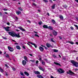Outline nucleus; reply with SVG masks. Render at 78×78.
I'll return each mask as SVG.
<instances>
[{"label": "nucleus", "mask_w": 78, "mask_h": 78, "mask_svg": "<svg viewBox=\"0 0 78 78\" xmlns=\"http://www.w3.org/2000/svg\"><path fill=\"white\" fill-rule=\"evenodd\" d=\"M33 5H34V6H36V4L34 2L33 3Z\"/></svg>", "instance_id": "obj_42"}, {"label": "nucleus", "mask_w": 78, "mask_h": 78, "mask_svg": "<svg viewBox=\"0 0 78 78\" xmlns=\"http://www.w3.org/2000/svg\"><path fill=\"white\" fill-rule=\"evenodd\" d=\"M71 62L72 64L75 66L76 67H78V63L75 61L74 60H72L71 61Z\"/></svg>", "instance_id": "obj_2"}, {"label": "nucleus", "mask_w": 78, "mask_h": 78, "mask_svg": "<svg viewBox=\"0 0 78 78\" xmlns=\"http://www.w3.org/2000/svg\"><path fill=\"white\" fill-rule=\"evenodd\" d=\"M3 39H6L7 38H6V37H3Z\"/></svg>", "instance_id": "obj_60"}, {"label": "nucleus", "mask_w": 78, "mask_h": 78, "mask_svg": "<svg viewBox=\"0 0 78 78\" xmlns=\"http://www.w3.org/2000/svg\"><path fill=\"white\" fill-rule=\"evenodd\" d=\"M7 25H10V23H7Z\"/></svg>", "instance_id": "obj_51"}, {"label": "nucleus", "mask_w": 78, "mask_h": 78, "mask_svg": "<svg viewBox=\"0 0 78 78\" xmlns=\"http://www.w3.org/2000/svg\"><path fill=\"white\" fill-rule=\"evenodd\" d=\"M52 56H53V58H57V57L56 56V55H55V54H53V55Z\"/></svg>", "instance_id": "obj_36"}, {"label": "nucleus", "mask_w": 78, "mask_h": 78, "mask_svg": "<svg viewBox=\"0 0 78 78\" xmlns=\"http://www.w3.org/2000/svg\"><path fill=\"white\" fill-rule=\"evenodd\" d=\"M51 78H54L52 76H51Z\"/></svg>", "instance_id": "obj_63"}, {"label": "nucleus", "mask_w": 78, "mask_h": 78, "mask_svg": "<svg viewBox=\"0 0 78 78\" xmlns=\"http://www.w3.org/2000/svg\"><path fill=\"white\" fill-rule=\"evenodd\" d=\"M13 23H14V22H10V24H11L12 26H13Z\"/></svg>", "instance_id": "obj_38"}, {"label": "nucleus", "mask_w": 78, "mask_h": 78, "mask_svg": "<svg viewBox=\"0 0 78 78\" xmlns=\"http://www.w3.org/2000/svg\"><path fill=\"white\" fill-rule=\"evenodd\" d=\"M43 28H46V29L48 28V26H47V25H44L43 26Z\"/></svg>", "instance_id": "obj_18"}, {"label": "nucleus", "mask_w": 78, "mask_h": 78, "mask_svg": "<svg viewBox=\"0 0 78 78\" xmlns=\"http://www.w3.org/2000/svg\"><path fill=\"white\" fill-rule=\"evenodd\" d=\"M22 63L23 65H26V64H27V62H26V61H25L23 60L22 62Z\"/></svg>", "instance_id": "obj_15"}, {"label": "nucleus", "mask_w": 78, "mask_h": 78, "mask_svg": "<svg viewBox=\"0 0 78 78\" xmlns=\"http://www.w3.org/2000/svg\"><path fill=\"white\" fill-rule=\"evenodd\" d=\"M42 21H40V22L38 23L39 25H41L42 24Z\"/></svg>", "instance_id": "obj_40"}, {"label": "nucleus", "mask_w": 78, "mask_h": 78, "mask_svg": "<svg viewBox=\"0 0 78 78\" xmlns=\"http://www.w3.org/2000/svg\"><path fill=\"white\" fill-rule=\"evenodd\" d=\"M62 59H63V60H66V58H65V57L63 58Z\"/></svg>", "instance_id": "obj_50"}, {"label": "nucleus", "mask_w": 78, "mask_h": 78, "mask_svg": "<svg viewBox=\"0 0 78 78\" xmlns=\"http://www.w3.org/2000/svg\"><path fill=\"white\" fill-rule=\"evenodd\" d=\"M15 19L17 21V20H18V19L19 18H18V17H17V16H15Z\"/></svg>", "instance_id": "obj_30"}, {"label": "nucleus", "mask_w": 78, "mask_h": 78, "mask_svg": "<svg viewBox=\"0 0 78 78\" xmlns=\"http://www.w3.org/2000/svg\"><path fill=\"white\" fill-rule=\"evenodd\" d=\"M27 22H29V23H31V21H30V20H27Z\"/></svg>", "instance_id": "obj_45"}, {"label": "nucleus", "mask_w": 78, "mask_h": 78, "mask_svg": "<svg viewBox=\"0 0 78 78\" xmlns=\"http://www.w3.org/2000/svg\"><path fill=\"white\" fill-rule=\"evenodd\" d=\"M52 22L54 24H55V23H56V22L54 20H52Z\"/></svg>", "instance_id": "obj_25"}, {"label": "nucleus", "mask_w": 78, "mask_h": 78, "mask_svg": "<svg viewBox=\"0 0 78 78\" xmlns=\"http://www.w3.org/2000/svg\"><path fill=\"white\" fill-rule=\"evenodd\" d=\"M10 34L11 36H12V37H20V33H18L17 34L16 33H14L13 32H10Z\"/></svg>", "instance_id": "obj_1"}, {"label": "nucleus", "mask_w": 78, "mask_h": 78, "mask_svg": "<svg viewBox=\"0 0 78 78\" xmlns=\"http://www.w3.org/2000/svg\"><path fill=\"white\" fill-rule=\"evenodd\" d=\"M14 51V49L12 48L11 47H10V51Z\"/></svg>", "instance_id": "obj_28"}, {"label": "nucleus", "mask_w": 78, "mask_h": 78, "mask_svg": "<svg viewBox=\"0 0 78 78\" xmlns=\"http://www.w3.org/2000/svg\"><path fill=\"white\" fill-rule=\"evenodd\" d=\"M24 73V74H25V75H26L27 76H29V73H28L27 72H25Z\"/></svg>", "instance_id": "obj_24"}, {"label": "nucleus", "mask_w": 78, "mask_h": 78, "mask_svg": "<svg viewBox=\"0 0 78 78\" xmlns=\"http://www.w3.org/2000/svg\"><path fill=\"white\" fill-rule=\"evenodd\" d=\"M54 64H56V65H57V66H61V64L58 62H54Z\"/></svg>", "instance_id": "obj_19"}, {"label": "nucleus", "mask_w": 78, "mask_h": 78, "mask_svg": "<svg viewBox=\"0 0 78 78\" xmlns=\"http://www.w3.org/2000/svg\"><path fill=\"white\" fill-rule=\"evenodd\" d=\"M75 1L78 3V0H75Z\"/></svg>", "instance_id": "obj_64"}, {"label": "nucleus", "mask_w": 78, "mask_h": 78, "mask_svg": "<svg viewBox=\"0 0 78 78\" xmlns=\"http://www.w3.org/2000/svg\"><path fill=\"white\" fill-rule=\"evenodd\" d=\"M34 36L36 37H39V35L37 34H35Z\"/></svg>", "instance_id": "obj_37"}, {"label": "nucleus", "mask_w": 78, "mask_h": 78, "mask_svg": "<svg viewBox=\"0 0 78 78\" xmlns=\"http://www.w3.org/2000/svg\"><path fill=\"white\" fill-rule=\"evenodd\" d=\"M16 47L18 50H20L21 48L19 46H16Z\"/></svg>", "instance_id": "obj_21"}, {"label": "nucleus", "mask_w": 78, "mask_h": 78, "mask_svg": "<svg viewBox=\"0 0 78 78\" xmlns=\"http://www.w3.org/2000/svg\"><path fill=\"white\" fill-rule=\"evenodd\" d=\"M19 9L21 11H23V9H22V8L21 7L19 8Z\"/></svg>", "instance_id": "obj_35"}, {"label": "nucleus", "mask_w": 78, "mask_h": 78, "mask_svg": "<svg viewBox=\"0 0 78 78\" xmlns=\"http://www.w3.org/2000/svg\"><path fill=\"white\" fill-rule=\"evenodd\" d=\"M5 74L6 75V76H8V73H5Z\"/></svg>", "instance_id": "obj_54"}, {"label": "nucleus", "mask_w": 78, "mask_h": 78, "mask_svg": "<svg viewBox=\"0 0 78 78\" xmlns=\"http://www.w3.org/2000/svg\"><path fill=\"white\" fill-rule=\"evenodd\" d=\"M16 12L17 14V15H19L20 14H21V12L19 11H17Z\"/></svg>", "instance_id": "obj_16"}, {"label": "nucleus", "mask_w": 78, "mask_h": 78, "mask_svg": "<svg viewBox=\"0 0 78 78\" xmlns=\"http://www.w3.org/2000/svg\"><path fill=\"white\" fill-rule=\"evenodd\" d=\"M19 28L20 30H21L22 31H26L23 28L21 27H19Z\"/></svg>", "instance_id": "obj_10"}, {"label": "nucleus", "mask_w": 78, "mask_h": 78, "mask_svg": "<svg viewBox=\"0 0 78 78\" xmlns=\"http://www.w3.org/2000/svg\"><path fill=\"white\" fill-rule=\"evenodd\" d=\"M73 52H77V51H76L75 50H74L73 51Z\"/></svg>", "instance_id": "obj_59"}, {"label": "nucleus", "mask_w": 78, "mask_h": 78, "mask_svg": "<svg viewBox=\"0 0 78 78\" xmlns=\"http://www.w3.org/2000/svg\"><path fill=\"white\" fill-rule=\"evenodd\" d=\"M43 0L45 3H47V2H48V0Z\"/></svg>", "instance_id": "obj_32"}, {"label": "nucleus", "mask_w": 78, "mask_h": 78, "mask_svg": "<svg viewBox=\"0 0 78 78\" xmlns=\"http://www.w3.org/2000/svg\"><path fill=\"white\" fill-rule=\"evenodd\" d=\"M54 52H55L56 53V52H58V50H56V49H54L53 50Z\"/></svg>", "instance_id": "obj_29"}, {"label": "nucleus", "mask_w": 78, "mask_h": 78, "mask_svg": "<svg viewBox=\"0 0 78 78\" xmlns=\"http://www.w3.org/2000/svg\"><path fill=\"white\" fill-rule=\"evenodd\" d=\"M39 49L41 51V52H42V51H44V48L41 46L39 48Z\"/></svg>", "instance_id": "obj_8"}, {"label": "nucleus", "mask_w": 78, "mask_h": 78, "mask_svg": "<svg viewBox=\"0 0 78 78\" xmlns=\"http://www.w3.org/2000/svg\"><path fill=\"white\" fill-rule=\"evenodd\" d=\"M24 60L26 61H28V60H27V57L26 56H24Z\"/></svg>", "instance_id": "obj_22"}, {"label": "nucleus", "mask_w": 78, "mask_h": 78, "mask_svg": "<svg viewBox=\"0 0 78 78\" xmlns=\"http://www.w3.org/2000/svg\"><path fill=\"white\" fill-rule=\"evenodd\" d=\"M5 57H6V58H9V55L8 54H6L5 55Z\"/></svg>", "instance_id": "obj_33"}, {"label": "nucleus", "mask_w": 78, "mask_h": 78, "mask_svg": "<svg viewBox=\"0 0 78 78\" xmlns=\"http://www.w3.org/2000/svg\"><path fill=\"white\" fill-rule=\"evenodd\" d=\"M44 61H45L47 63L48 62V60L47 59H44Z\"/></svg>", "instance_id": "obj_41"}, {"label": "nucleus", "mask_w": 78, "mask_h": 78, "mask_svg": "<svg viewBox=\"0 0 78 78\" xmlns=\"http://www.w3.org/2000/svg\"><path fill=\"white\" fill-rule=\"evenodd\" d=\"M4 28L6 31H9V28H10V27H4Z\"/></svg>", "instance_id": "obj_5"}, {"label": "nucleus", "mask_w": 78, "mask_h": 78, "mask_svg": "<svg viewBox=\"0 0 78 78\" xmlns=\"http://www.w3.org/2000/svg\"><path fill=\"white\" fill-rule=\"evenodd\" d=\"M0 72H1V73H3V72H4V71H3V70L2 69V68H1L0 67Z\"/></svg>", "instance_id": "obj_23"}, {"label": "nucleus", "mask_w": 78, "mask_h": 78, "mask_svg": "<svg viewBox=\"0 0 78 78\" xmlns=\"http://www.w3.org/2000/svg\"><path fill=\"white\" fill-rule=\"evenodd\" d=\"M74 26H75V27H76V28H77L76 29V30H78V26L77 25L74 24Z\"/></svg>", "instance_id": "obj_31"}, {"label": "nucleus", "mask_w": 78, "mask_h": 78, "mask_svg": "<svg viewBox=\"0 0 78 78\" xmlns=\"http://www.w3.org/2000/svg\"><path fill=\"white\" fill-rule=\"evenodd\" d=\"M38 68H39V69H40V70H41L43 71V72H44V69H43V68L41 67V66H39L38 67Z\"/></svg>", "instance_id": "obj_17"}, {"label": "nucleus", "mask_w": 78, "mask_h": 78, "mask_svg": "<svg viewBox=\"0 0 78 78\" xmlns=\"http://www.w3.org/2000/svg\"><path fill=\"white\" fill-rule=\"evenodd\" d=\"M37 78H44L41 75H37Z\"/></svg>", "instance_id": "obj_13"}, {"label": "nucleus", "mask_w": 78, "mask_h": 78, "mask_svg": "<svg viewBox=\"0 0 78 78\" xmlns=\"http://www.w3.org/2000/svg\"><path fill=\"white\" fill-rule=\"evenodd\" d=\"M62 6L65 9H67V6L66 5H63Z\"/></svg>", "instance_id": "obj_20"}, {"label": "nucleus", "mask_w": 78, "mask_h": 78, "mask_svg": "<svg viewBox=\"0 0 78 78\" xmlns=\"http://www.w3.org/2000/svg\"><path fill=\"white\" fill-rule=\"evenodd\" d=\"M46 45L47 47H48V48H50V47H51V44H50L48 43H47L46 44Z\"/></svg>", "instance_id": "obj_11"}, {"label": "nucleus", "mask_w": 78, "mask_h": 78, "mask_svg": "<svg viewBox=\"0 0 78 78\" xmlns=\"http://www.w3.org/2000/svg\"><path fill=\"white\" fill-rule=\"evenodd\" d=\"M47 14L48 16H50V14L48 13Z\"/></svg>", "instance_id": "obj_61"}, {"label": "nucleus", "mask_w": 78, "mask_h": 78, "mask_svg": "<svg viewBox=\"0 0 78 78\" xmlns=\"http://www.w3.org/2000/svg\"><path fill=\"white\" fill-rule=\"evenodd\" d=\"M8 49H9V50L10 51V46H8Z\"/></svg>", "instance_id": "obj_47"}, {"label": "nucleus", "mask_w": 78, "mask_h": 78, "mask_svg": "<svg viewBox=\"0 0 78 78\" xmlns=\"http://www.w3.org/2000/svg\"><path fill=\"white\" fill-rule=\"evenodd\" d=\"M3 10L4 11H8V9H3Z\"/></svg>", "instance_id": "obj_43"}, {"label": "nucleus", "mask_w": 78, "mask_h": 78, "mask_svg": "<svg viewBox=\"0 0 78 78\" xmlns=\"http://www.w3.org/2000/svg\"><path fill=\"white\" fill-rule=\"evenodd\" d=\"M49 35L50 36H51L52 37H53V35H52V34H50Z\"/></svg>", "instance_id": "obj_55"}, {"label": "nucleus", "mask_w": 78, "mask_h": 78, "mask_svg": "<svg viewBox=\"0 0 78 78\" xmlns=\"http://www.w3.org/2000/svg\"><path fill=\"white\" fill-rule=\"evenodd\" d=\"M52 34H53V35L55 36H56L57 34H58V33H57V32L55 30H54L52 31Z\"/></svg>", "instance_id": "obj_4"}, {"label": "nucleus", "mask_w": 78, "mask_h": 78, "mask_svg": "<svg viewBox=\"0 0 78 78\" xmlns=\"http://www.w3.org/2000/svg\"><path fill=\"white\" fill-rule=\"evenodd\" d=\"M12 68L13 70V71H15V70H16V69H15L14 68V67H12Z\"/></svg>", "instance_id": "obj_39"}, {"label": "nucleus", "mask_w": 78, "mask_h": 78, "mask_svg": "<svg viewBox=\"0 0 78 78\" xmlns=\"http://www.w3.org/2000/svg\"><path fill=\"white\" fill-rule=\"evenodd\" d=\"M39 62V61L38 60H37L36 61V64H38V63Z\"/></svg>", "instance_id": "obj_46"}, {"label": "nucleus", "mask_w": 78, "mask_h": 78, "mask_svg": "<svg viewBox=\"0 0 78 78\" xmlns=\"http://www.w3.org/2000/svg\"><path fill=\"white\" fill-rule=\"evenodd\" d=\"M51 42H55V41H53V38H52L51 39Z\"/></svg>", "instance_id": "obj_34"}, {"label": "nucleus", "mask_w": 78, "mask_h": 78, "mask_svg": "<svg viewBox=\"0 0 78 78\" xmlns=\"http://www.w3.org/2000/svg\"><path fill=\"white\" fill-rule=\"evenodd\" d=\"M23 48H24V49H25V47L23 46Z\"/></svg>", "instance_id": "obj_56"}, {"label": "nucleus", "mask_w": 78, "mask_h": 78, "mask_svg": "<svg viewBox=\"0 0 78 78\" xmlns=\"http://www.w3.org/2000/svg\"><path fill=\"white\" fill-rule=\"evenodd\" d=\"M57 71L58 73H64V70L61 68H59L57 70Z\"/></svg>", "instance_id": "obj_3"}, {"label": "nucleus", "mask_w": 78, "mask_h": 78, "mask_svg": "<svg viewBox=\"0 0 78 78\" xmlns=\"http://www.w3.org/2000/svg\"><path fill=\"white\" fill-rule=\"evenodd\" d=\"M55 4H54L51 6V8H52V9H55Z\"/></svg>", "instance_id": "obj_26"}, {"label": "nucleus", "mask_w": 78, "mask_h": 78, "mask_svg": "<svg viewBox=\"0 0 78 78\" xmlns=\"http://www.w3.org/2000/svg\"><path fill=\"white\" fill-rule=\"evenodd\" d=\"M48 28L49 29V30H53V27L51 26H49L48 27Z\"/></svg>", "instance_id": "obj_14"}, {"label": "nucleus", "mask_w": 78, "mask_h": 78, "mask_svg": "<svg viewBox=\"0 0 78 78\" xmlns=\"http://www.w3.org/2000/svg\"><path fill=\"white\" fill-rule=\"evenodd\" d=\"M39 61H42V58H39Z\"/></svg>", "instance_id": "obj_52"}, {"label": "nucleus", "mask_w": 78, "mask_h": 78, "mask_svg": "<svg viewBox=\"0 0 78 78\" xmlns=\"http://www.w3.org/2000/svg\"><path fill=\"white\" fill-rule=\"evenodd\" d=\"M34 73L35 74H36L37 75H40L41 74L40 72L38 71H34Z\"/></svg>", "instance_id": "obj_7"}, {"label": "nucleus", "mask_w": 78, "mask_h": 78, "mask_svg": "<svg viewBox=\"0 0 78 78\" xmlns=\"http://www.w3.org/2000/svg\"><path fill=\"white\" fill-rule=\"evenodd\" d=\"M21 75H22V76H23V73H21Z\"/></svg>", "instance_id": "obj_48"}, {"label": "nucleus", "mask_w": 78, "mask_h": 78, "mask_svg": "<svg viewBox=\"0 0 78 78\" xmlns=\"http://www.w3.org/2000/svg\"><path fill=\"white\" fill-rule=\"evenodd\" d=\"M28 42L30 44H31V45H34L35 48H37V45L36 44L30 42Z\"/></svg>", "instance_id": "obj_6"}, {"label": "nucleus", "mask_w": 78, "mask_h": 78, "mask_svg": "<svg viewBox=\"0 0 78 78\" xmlns=\"http://www.w3.org/2000/svg\"><path fill=\"white\" fill-rule=\"evenodd\" d=\"M66 42L67 43L68 42V43H70V44H71V42H70V41H67Z\"/></svg>", "instance_id": "obj_57"}, {"label": "nucleus", "mask_w": 78, "mask_h": 78, "mask_svg": "<svg viewBox=\"0 0 78 78\" xmlns=\"http://www.w3.org/2000/svg\"><path fill=\"white\" fill-rule=\"evenodd\" d=\"M69 75H75V73H74L73 72H72L70 70L69 71Z\"/></svg>", "instance_id": "obj_9"}, {"label": "nucleus", "mask_w": 78, "mask_h": 78, "mask_svg": "<svg viewBox=\"0 0 78 78\" xmlns=\"http://www.w3.org/2000/svg\"><path fill=\"white\" fill-rule=\"evenodd\" d=\"M59 37L60 39H62V37H61L59 36Z\"/></svg>", "instance_id": "obj_58"}, {"label": "nucleus", "mask_w": 78, "mask_h": 78, "mask_svg": "<svg viewBox=\"0 0 78 78\" xmlns=\"http://www.w3.org/2000/svg\"><path fill=\"white\" fill-rule=\"evenodd\" d=\"M41 63L43 65H45V62L43 60L42 61Z\"/></svg>", "instance_id": "obj_27"}, {"label": "nucleus", "mask_w": 78, "mask_h": 78, "mask_svg": "<svg viewBox=\"0 0 78 78\" xmlns=\"http://www.w3.org/2000/svg\"><path fill=\"white\" fill-rule=\"evenodd\" d=\"M67 74H69V75H70V73H69V72H67Z\"/></svg>", "instance_id": "obj_62"}, {"label": "nucleus", "mask_w": 78, "mask_h": 78, "mask_svg": "<svg viewBox=\"0 0 78 78\" xmlns=\"http://www.w3.org/2000/svg\"><path fill=\"white\" fill-rule=\"evenodd\" d=\"M0 16L1 17H2V14L1 12H0Z\"/></svg>", "instance_id": "obj_49"}, {"label": "nucleus", "mask_w": 78, "mask_h": 78, "mask_svg": "<svg viewBox=\"0 0 78 78\" xmlns=\"http://www.w3.org/2000/svg\"><path fill=\"white\" fill-rule=\"evenodd\" d=\"M59 18L61 20H62L63 19H64V17H63V16L62 15H59Z\"/></svg>", "instance_id": "obj_12"}, {"label": "nucleus", "mask_w": 78, "mask_h": 78, "mask_svg": "<svg viewBox=\"0 0 78 78\" xmlns=\"http://www.w3.org/2000/svg\"><path fill=\"white\" fill-rule=\"evenodd\" d=\"M70 44H74V43L73 42H71V43Z\"/></svg>", "instance_id": "obj_53"}, {"label": "nucleus", "mask_w": 78, "mask_h": 78, "mask_svg": "<svg viewBox=\"0 0 78 78\" xmlns=\"http://www.w3.org/2000/svg\"><path fill=\"white\" fill-rule=\"evenodd\" d=\"M70 29H71V30H73V29H74L73 27H70Z\"/></svg>", "instance_id": "obj_44"}]
</instances>
